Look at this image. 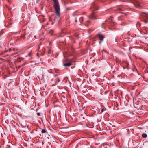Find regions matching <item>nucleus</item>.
<instances>
[{
  "instance_id": "f257e3e1",
  "label": "nucleus",
  "mask_w": 148,
  "mask_h": 148,
  "mask_svg": "<svg viewBox=\"0 0 148 148\" xmlns=\"http://www.w3.org/2000/svg\"><path fill=\"white\" fill-rule=\"evenodd\" d=\"M53 1L54 3L53 7L55 10V12L56 15L54 19V21H55L58 20L60 17V9L58 0H53Z\"/></svg>"
},
{
  "instance_id": "f03ea898",
  "label": "nucleus",
  "mask_w": 148,
  "mask_h": 148,
  "mask_svg": "<svg viewBox=\"0 0 148 148\" xmlns=\"http://www.w3.org/2000/svg\"><path fill=\"white\" fill-rule=\"evenodd\" d=\"M99 8L97 5V3L95 2H93L90 8V9L92 11V14L90 15L89 18L90 19H97L94 14L96 13L95 11L97 10Z\"/></svg>"
},
{
  "instance_id": "7ed1b4c3",
  "label": "nucleus",
  "mask_w": 148,
  "mask_h": 148,
  "mask_svg": "<svg viewBox=\"0 0 148 148\" xmlns=\"http://www.w3.org/2000/svg\"><path fill=\"white\" fill-rule=\"evenodd\" d=\"M21 35V39L22 38L23 39H28L30 35V31L28 29H23L22 31Z\"/></svg>"
},
{
  "instance_id": "20e7f679",
  "label": "nucleus",
  "mask_w": 148,
  "mask_h": 148,
  "mask_svg": "<svg viewBox=\"0 0 148 148\" xmlns=\"http://www.w3.org/2000/svg\"><path fill=\"white\" fill-rule=\"evenodd\" d=\"M132 3L134 6L138 8L142 9L144 8V5L142 2L138 0H134L132 1Z\"/></svg>"
},
{
  "instance_id": "39448f33",
  "label": "nucleus",
  "mask_w": 148,
  "mask_h": 148,
  "mask_svg": "<svg viewBox=\"0 0 148 148\" xmlns=\"http://www.w3.org/2000/svg\"><path fill=\"white\" fill-rule=\"evenodd\" d=\"M72 64V63L71 61L67 59H65L63 61V65L66 67L69 66Z\"/></svg>"
},
{
  "instance_id": "423d86ee",
  "label": "nucleus",
  "mask_w": 148,
  "mask_h": 148,
  "mask_svg": "<svg viewBox=\"0 0 148 148\" xmlns=\"http://www.w3.org/2000/svg\"><path fill=\"white\" fill-rule=\"evenodd\" d=\"M97 37H98L99 39L100 40L99 43L101 44V42L103 40L104 36L103 35L99 33L97 34L96 36Z\"/></svg>"
},
{
  "instance_id": "0eeeda50",
  "label": "nucleus",
  "mask_w": 148,
  "mask_h": 148,
  "mask_svg": "<svg viewBox=\"0 0 148 148\" xmlns=\"http://www.w3.org/2000/svg\"><path fill=\"white\" fill-rule=\"evenodd\" d=\"M123 7L122 5L121 6H118L115 8H114L113 9V10L114 11H121L123 10L122 9Z\"/></svg>"
},
{
  "instance_id": "6e6552de",
  "label": "nucleus",
  "mask_w": 148,
  "mask_h": 148,
  "mask_svg": "<svg viewBox=\"0 0 148 148\" xmlns=\"http://www.w3.org/2000/svg\"><path fill=\"white\" fill-rule=\"evenodd\" d=\"M141 21L142 22H143L145 24H147L148 23V21L147 20L145 19H141Z\"/></svg>"
},
{
  "instance_id": "1a4fd4ad",
  "label": "nucleus",
  "mask_w": 148,
  "mask_h": 148,
  "mask_svg": "<svg viewBox=\"0 0 148 148\" xmlns=\"http://www.w3.org/2000/svg\"><path fill=\"white\" fill-rule=\"evenodd\" d=\"M90 22L91 21H90L88 20L85 23L86 26H88Z\"/></svg>"
},
{
  "instance_id": "9d476101",
  "label": "nucleus",
  "mask_w": 148,
  "mask_h": 148,
  "mask_svg": "<svg viewBox=\"0 0 148 148\" xmlns=\"http://www.w3.org/2000/svg\"><path fill=\"white\" fill-rule=\"evenodd\" d=\"M4 33V31L3 29H2L0 31V37L2 36Z\"/></svg>"
},
{
  "instance_id": "9b49d317",
  "label": "nucleus",
  "mask_w": 148,
  "mask_h": 148,
  "mask_svg": "<svg viewBox=\"0 0 148 148\" xmlns=\"http://www.w3.org/2000/svg\"><path fill=\"white\" fill-rule=\"evenodd\" d=\"M84 18L83 17H80L79 19V21L80 23H82L83 22Z\"/></svg>"
},
{
  "instance_id": "f8f14e48",
  "label": "nucleus",
  "mask_w": 148,
  "mask_h": 148,
  "mask_svg": "<svg viewBox=\"0 0 148 148\" xmlns=\"http://www.w3.org/2000/svg\"><path fill=\"white\" fill-rule=\"evenodd\" d=\"M147 135L145 133H143L142 135V136L143 138H146L147 137Z\"/></svg>"
},
{
  "instance_id": "ddd939ff",
  "label": "nucleus",
  "mask_w": 148,
  "mask_h": 148,
  "mask_svg": "<svg viewBox=\"0 0 148 148\" xmlns=\"http://www.w3.org/2000/svg\"><path fill=\"white\" fill-rule=\"evenodd\" d=\"M46 132V130L45 129H42L41 130L42 133H45Z\"/></svg>"
},
{
  "instance_id": "4468645a",
  "label": "nucleus",
  "mask_w": 148,
  "mask_h": 148,
  "mask_svg": "<svg viewBox=\"0 0 148 148\" xmlns=\"http://www.w3.org/2000/svg\"><path fill=\"white\" fill-rule=\"evenodd\" d=\"M15 50V48H10L9 49V51H12V50H13V51H14Z\"/></svg>"
},
{
  "instance_id": "2eb2a0df",
  "label": "nucleus",
  "mask_w": 148,
  "mask_h": 148,
  "mask_svg": "<svg viewBox=\"0 0 148 148\" xmlns=\"http://www.w3.org/2000/svg\"><path fill=\"white\" fill-rule=\"evenodd\" d=\"M141 23L139 22H138L137 23V25H139L140 26H141Z\"/></svg>"
},
{
  "instance_id": "dca6fc26",
  "label": "nucleus",
  "mask_w": 148,
  "mask_h": 148,
  "mask_svg": "<svg viewBox=\"0 0 148 148\" xmlns=\"http://www.w3.org/2000/svg\"><path fill=\"white\" fill-rule=\"evenodd\" d=\"M51 53V50H49L48 51V54H50Z\"/></svg>"
},
{
  "instance_id": "f3484780",
  "label": "nucleus",
  "mask_w": 148,
  "mask_h": 148,
  "mask_svg": "<svg viewBox=\"0 0 148 148\" xmlns=\"http://www.w3.org/2000/svg\"><path fill=\"white\" fill-rule=\"evenodd\" d=\"M120 25H123V26L125 25V24L124 23H121Z\"/></svg>"
},
{
  "instance_id": "a211bd4d",
  "label": "nucleus",
  "mask_w": 148,
  "mask_h": 148,
  "mask_svg": "<svg viewBox=\"0 0 148 148\" xmlns=\"http://www.w3.org/2000/svg\"><path fill=\"white\" fill-rule=\"evenodd\" d=\"M37 114L38 116H40V114L39 113H37Z\"/></svg>"
},
{
  "instance_id": "6ab92c4d",
  "label": "nucleus",
  "mask_w": 148,
  "mask_h": 148,
  "mask_svg": "<svg viewBox=\"0 0 148 148\" xmlns=\"http://www.w3.org/2000/svg\"><path fill=\"white\" fill-rule=\"evenodd\" d=\"M49 21H52V19L51 18L49 17Z\"/></svg>"
},
{
  "instance_id": "aec40b11",
  "label": "nucleus",
  "mask_w": 148,
  "mask_h": 148,
  "mask_svg": "<svg viewBox=\"0 0 148 148\" xmlns=\"http://www.w3.org/2000/svg\"><path fill=\"white\" fill-rule=\"evenodd\" d=\"M60 82V79H59V78H58V82H56V83H58V82Z\"/></svg>"
},
{
  "instance_id": "412c9836",
  "label": "nucleus",
  "mask_w": 148,
  "mask_h": 148,
  "mask_svg": "<svg viewBox=\"0 0 148 148\" xmlns=\"http://www.w3.org/2000/svg\"><path fill=\"white\" fill-rule=\"evenodd\" d=\"M3 54V52H1L0 53V55H1Z\"/></svg>"
},
{
  "instance_id": "4be33fe9",
  "label": "nucleus",
  "mask_w": 148,
  "mask_h": 148,
  "mask_svg": "<svg viewBox=\"0 0 148 148\" xmlns=\"http://www.w3.org/2000/svg\"><path fill=\"white\" fill-rule=\"evenodd\" d=\"M145 16H145L146 18H147V17H148L147 14H145Z\"/></svg>"
},
{
  "instance_id": "5701e85b",
  "label": "nucleus",
  "mask_w": 148,
  "mask_h": 148,
  "mask_svg": "<svg viewBox=\"0 0 148 148\" xmlns=\"http://www.w3.org/2000/svg\"><path fill=\"white\" fill-rule=\"evenodd\" d=\"M75 22H77V18H75Z\"/></svg>"
},
{
  "instance_id": "b1692460",
  "label": "nucleus",
  "mask_w": 148,
  "mask_h": 148,
  "mask_svg": "<svg viewBox=\"0 0 148 148\" xmlns=\"http://www.w3.org/2000/svg\"><path fill=\"white\" fill-rule=\"evenodd\" d=\"M143 29L146 30V28L145 27H143Z\"/></svg>"
},
{
  "instance_id": "393cba45",
  "label": "nucleus",
  "mask_w": 148,
  "mask_h": 148,
  "mask_svg": "<svg viewBox=\"0 0 148 148\" xmlns=\"http://www.w3.org/2000/svg\"><path fill=\"white\" fill-rule=\"evenodd\" d=\"M103 111H104V110H103V109H102L101 110V112H103Z\"/></svg>"
},
{
  "instance_id": "a878e982",
  "label": "nucleus",
  "mask_w": 148,
  "mask_h": 148,
  "mask_svg": "<svg viewBox=\"0 0 148 148\" xmlns=\"http://www.w3.org/2000/svg\"><path fill=\"white\" fill-rule=\"evenodd\" d=\"M51 31H52V32H53V30H50V32H51Z\"/></svg>"
},
{
  "instance_id": "bb28decb",
  "label": "nucleus",
  "mask_w": 148,
  "mask_h": 148,
  "mask_svg": "<svg viewBox=\"0 0 148 148\" xmlns=\"http://www.w3.org/2000/svg\"><path fill=\"white\" fill-rule=\"evenodd\" d=\"M52 24H53V21L52 22Z\"/></svg>"
},
{
  "instance_id": "cd10ccee",
  "label": "nucleus",
  "mask_w": 148,
  "mask_h": 148,
  "mask_svg": "<svg viewBox=\"0 0 148 148\" xmlns=\"http://www.w3.org/2000/svg\"><path fill=\"white\" fill-rule=\"evenodd\" d=\"M21 66H19L18 68H20Z\"/></svg>"
},
{
  "instance_id": "c85d7f7f",
  "label": "nucleus",
  "mask_w": 148,
  "mask_h": 148,
  "mask_svg": "<svg viewBox=\"0 0 148 148\" xmlns=\"http://www.w3.org/2000/svg\"><path fill=\"white\" fill-rule=\"evenodd\" d=\"M66 10H68V8H67L66 9Z\"/></svg>"
},
{
  "instance_id": "c756f323",
  "label": "nucleus",
  "mask_w": 148,
  "mask_h": 148,
  "mask_svg": "<svg viewBox=\"0 0 148 148\" xmlns=\"http://www.w3.org/2000/svg\"><path fill=\"white\" fill-rule=\"evenodd\" d=\"M24 65H23V64L22 65V66H24Z\"/></svg>"
}]
</instances>
